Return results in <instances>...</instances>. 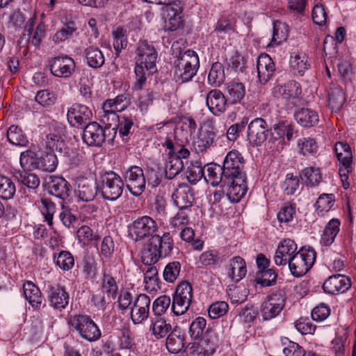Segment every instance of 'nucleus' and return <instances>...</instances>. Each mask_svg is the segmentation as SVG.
<instances>
[{"label":"nucleus","mask_w":356,"mask_h":356,"mask_svg":"<svg viewBox=\"0 0 356 356\" xmlns=\"http://www.w3.org/2000/svg\"><path fill=\"white\" fill-rule=\"evenodd\" d=\"M127 107V103L118 106L116 102L113 99H107L102 105V112L100 115L101 120L104 123L111 125L110 121H115L118 118L117 111H120Z\"/></svg>","instance_id":"obj_28"},{"label":"nucleus","mask_w":356,"mask_h":356,"mask_svg":"<svg viewBox=\"0 0 356 356\" xmlns=\"http://www.w3.org/2000/svg\"><path fill=\"white\" fill-rule=\"evenodd\" d=\"M102 288L105 289L108 299L114 300L116 297L118 286L115 280L111 275L104 273L102 279Z\"/></svg>","instance_id":"obj_53"},{"label":"nucleus","mask_w":356,"mask_h":356,"mask_svg":"<svg viewBox=\"0 0 356 356\" xmlns=\"http://www.w3.org/2000/svg\"><path fill=\"white\" fill-rule=\"evenodd\" d=\"M158 229L157 223L151 217L143 216L138 218L129 226V234L135 241L154 236Z\"/></svg>","instance_id":"obj_6"},{"label":"nucleus","mask_w":356,"mask_h":356,"mask_svg":"<svg viewBox=\"0 0 356 356\" xmlns=\"http://www.w3.org/2000/svg\"><path fill=\"white\" fill-rule=\"evenodd\" d=\"M124 181L119 175L110 171L102 175L97 181L99 193L106 200L115 201L123 192Z\"/></svg>","instance_id":"obj_4"},{"label":"nucleus","mask_w":356,"mask_h":356,"mask_svg":"<svg viewBox=\"0 0 356 356\" xmlns=\"http://www.w3.org/2000/svg\"><path fill=\"white\" fill-rule=\"evenodd\" d=\"M299 153L303 156L312 155L317 152L316 140L312 138H303L298 140Z\"/></svg>","instance_id":"obj_52"},{"label":"nucleus","mask_w":356,"mask_h":356,"mask_svg":"<svg viewBox=\"0 0 356 356\" xmlns=\"http://www.w3.org/2000/svg\"><path fill=\"white\" fill-rule=\"evenodd\" d=\"M16 191L15 185L8 177L0 175V197L4 200L13 198Z\"/></svg>","instance_id":"obj_49"},{"label":"nucleus","mask_w":356,"mask_h":356,"mask_svg":"<svg viewBox=\"0 0 356 356\" xmlns=\"http://www.w3.org/2000/svg\"><path fill=\"white\" fill-rule=\"evenodd\" d=\"M298 123L303 127L309 128L318 124L319 116L318 113L310 108H300L295 113Z\"/></svg>","instance_id":"obj_31"},{"label":"nucleus","mask_w":356,"mask_h":356,"mask_svg":"<svg viewBox=\"0 0 356 356\" xmlns=\"http://www.w3.org/2000/svg\"><path fill=\"white\" fill-rule=\"evenodd\" d=\"M25 298L34 308L40 307L42 302V293L40 289L31 281H27L23 286Z\"/></svg>","instance_id":"obj_32"},{"label":"nucleus","mask_w":356,"mask_h":356,"mask_svg":"<svg viewBox=\"0 0 356 356\" xmlns=\"http://www.w3.org/2000/svg\"><path fill=\"white\" fill-rule=\"evenodd\" d=\"M228 309L229 306L226 302H216L210 305L208 309V314L211 318L215 319L225 314Z\"/></svg>","instance_id":"obj_64"},{"label":"nucleus","mask_w":356,"mask_h":356,"mask_svg":"<svg viewBox=\"0 0 356 356\" xmlns=\"http://www.w3.org/2000/svg\"><path fill=\"white\" fill-rule=\"evenodd\" d=\"M48 67L54 76L67 79L74 72L76 63L73 58L65 55L49 59Z\"/></svg>","instance_id":"obj_10"},{"label":"nucleus","mask_w":356,"mask_h":356,"mask_svg":"<svg viewBox=\"0 0 356 356\" xmlns=\"http://www.w3.org/2000/svg\"><path fill=\"white\" fill-rule=\"evenodd\" d=\"M268 129L266 121L257 118L252 120L248 127V140L253 146L261 145L268 138Z\"/></svg>","instance_id":"obj_14"},{"label":"nucleus","mask_w":356,"mask_h":356,"mask_svg":"<svg viewBox=\"0 0 356 356\" xmlns=\"http://www.w3.org/2000/svg\"><path fill=\"white\" fill-rule=\"evenodd\" d=\"M207 179L206 180L211 182V184L213 186L221 185L225 186L226 182H230L229 179H225V174L222 172V166L219 165H214L208 166L207 168Z\"/></svg>","instance_id":"obj_37"},{"label":"nucleus","mask_w":356,"mask_h":356,"mask_svg":"<svg viewBox=\"0 0 356 356\" xmlns=\"http://www.w3.org/2000/svg\"><path fill=\"white\" fill-rule=\"evenodd\" d=\"M57 165V157L52 152H47L42 155L37 162L38 169L50 172L56 170Z\"/></svg>","instance_id":"obj_43"},{"label":"nucleus","mask_w":356,"mask_h":356,"mask_svg":"<svg viewBox=\"0 0 356 356\" xmlns=\"http://www.w3.org/2000/svg\"><path fill=\"white\" fill-rule=\"evenodd\" d=\"M113 47L117 56L122 49H125L127 45V31L121 26L117 27L113 31Z\"/></svg>","instance_id":"obj_46"},{"label":"nucleus","mask_w":356,"mask_h":356,"mask_svg":"<svg viewBox=\"0 0 356 356\" xmlns=\"http://www.w3.org/2000/svg\"><path fill=\"white\" fill-rule=\"evenodd\" d=\"M247 268L245 260L241 257H234L230 261L229 276L234 282H239L246 275Z\"/></svg>","instance_id":"obj_34"},{"label":"nucleus","mask_w":356,"mask_h":356,"mask_svg":"<svg viewBox=\"0 0 356 356\" xmlns=\"http://www.w3.org/2000/svg\"><path fill=\"white\" fill-rule=\"evenodd\" d=\"M56 264L63 270H70L74 265V259L68 251H61L56 259Z\"/></svg>","instance_id":"obj_62"},{"label":"nucleus","mask_w":356,"mask_h":356,"mask_svg":"<svg viewBox=\"0 0 356 356\" xmlns=\"http://www.w3.org/2000/svg\"><path fill=\"white\" fill-rule=\"evenodd\" d=\"M257 72L259 82L267 83L274 74L275 63L270 56L266 54H261L257 59Z\"/></svg>","instance_id":"obj_23"},{"label":"nucleus","mask_w":356,"mask_h":356,"mask_svg":"<svg viewBox=\"0 0 356 356\" xmlns=\"http://www.w3.org/2000/svg\"><path fill=\"white\" fill-rule=\"evenodd\" d=\"M300 180L297 176L287 174L285 180L282 184L284 193L286 195H293L299 188Z\"/></svg>","instance_id":"obj_63"},{"label":"nucleus","mask_w":356,"mask_h":356,"mask_svg":"<svg viewBox=\"0 0 356 356\" xmlns=\"http://www.w3.org/2000/svg\"><path fill=\"white\" fill-rule=\"evenodd\" d=\"M183 168L184 163L182 160L169 156V161L164 168L165 177L168 179H173L182 170Z\"/></svg>","instance_id":"obj_51"},{"label":"nucleus","mask_w":356,"mask_h":356,"mask_svg":"<svg viewBox=\"0 0 356 356\" xmlns=\"http://www.w3.org/2000/svg\"><path fill=\"white\" fill-rule=\"evenodd\" d=\"M184 334L178 327H175L166 339L165 346L171 353H179L184 346Z\"/></svg>","instance_id":"obj_30"},{"label":"nucleus","mask_w":356,"mask_h":356,"mask_svg":"<svg viewBox=\"0 0 356 356\" xmlns=\"http://www.w3.org/2000/svg\"><path fill=\"white\" fill-rule=\"evenodd\" d=\"M47 299L49 305L54 309L62 311L70 302V295L64 286L59 284L49 285L47 288Z\"/></svg>","instance_id":"obj_17"},{"label":"nucleus","mask_w":356,"mask_h":356,"mask_svg":"<svg viewBox=\"0 0 356 356\" xmlns=\"http://www.w3.org/2000/svg\"><path fill=\"white\" fill-rule=\"evenodd\" d=\"M83 55L89 67L98 69L105 63L102 51L97 47L90 46L84 49Z\"/></svg>","instance_id":"obj_33"},{"label":"nucleus","mask_w":356,"mask_h":356,"mask_svg":"<svg viewBox=\"0 0 356 356\" xmlns=\"http://www.w3.org/2000/svg\"><path fill=\"white\" fill-rule=\"evenodd\" d=\"M351 286L350 280L346 275L337 274L328 277L323 284L324 291L330 294L346 292Z\"/></svg>","instance_id":"obj_21"},{"label":"nucleus","mask_w":356,"mask_h":356,"mask_svg":"<svg viewBox=\"0 0 356 356\" xmlns=\"http://www.w3.org/2000/svg\"><path fill=\"white\" fill-rule=\"evenodd\" d=\"M126 186L134 196H139L145 189V178L143 169L137 165L131 166L124 175Z\"/></svg>","instance_id":"obj_11"},{"label":"nucleus","mask_w":356,"mask_h":356,"mask_svg":"<svg viewBox=\"0 0 356 356\" xmlns=\"http://www.w3.org/2000/svg\"><path fill=\"white\" fill-rule=\"evenodd\" d=\"M151 299L145 294L137 296L130 309V318L134 324H140L149 317Z\"/></svg>","instance_id":"obj_12"},{"label":"nucleus","mask_w":356,"mask_h":356,"mask_svg":"<svg viewBox=\"0 0 356 356\" xmlns=\"http://www.w3.org/2000/svg\"><path fill=\"white\" fill-rule=\"evenodd\" d=\"M172 198L177 207L188 211H190L195 200L192 188L186 184L178 186L173 192Z\"/></svg>","instance_id":"obj_20"},{"label":"nucleus","mask_w":356,"mask_h":356,"mask_svg":"<svg viewBox=\"0 0 356 356\" xmlns=\"http://www.w3.org/2000/svg\"><path fill=\"white\" fill-rule=\"evenodd\" d=\"M173 61L174 77L177 82L183 83L191 81L196 74L200 66L197 53L193 50L182 52L179 42H174L171 47Z\"/></svg>","instance_id":"obj_2"},{"label":"nucleus","mask_w":356,"mask_h":356,"mask_svg":"<svg viewBox=\"0 0 356 356\" xmlns=\"http://www.w3.org/2000/svg\"><path fill=\"white\" fill-rule=\"evenodd\" d=\"M16 178L21 184L25 185L29 189L35 190L40 184V178L35 173L20 172L16 175Z\"/></svg>","instance_id":"obj_50"},{"label":"nucleus","mask_w":356,"mask_h":356,"mask_svg":"<svg viewBox=\"0 0 356 356\" xmlns=\"http://www.w3.org/2000/svg\"><path fill=\"white\" fill-rule=\"evenodd\" d=\"M163 145L169 150L168 156L173 159L182 160L190 155L189 150L177 141L176 136H175V141L167 137Z\"/></svg>","instance_id":"obj_35"},{"label":"nucleus","mask_w":356,"mask_h":356,"mask_svg":"<svg viewBox=\"0 0 356 356\" xmlns=\"http://www.w3.org/2000/svg\"><path fill=\"white\" fill-rule=\"evenodd\" d=\"M191 303V302L189 300L173 295L171 309L175 315L180 316L188 311Z\"/></svg>","instance_id":"obj_59"},{"label":"nucleus","mask_w":356,"mask_h":356,"mask_svg":"<svg viewBox=\"0 0 356 356\" xmlns=\"http://www.w3.org/2000/svg\"><path fill=\"white\" fill-rule=\"evenodd\" d=\"M273 94L275 97L285 99H294L301 94L300 84L295 81H289L284 86H276L273 88Z\"/></svg>","instance_id":"obj_25"},{"label":"nucleus","mask_w":356,"mask_h":356,"mask_svg":"<svg viewBox=\"0 0 356 356\" xmlns=\"http://www.w3.org/2000/svg\"><path fill=\"white\" fill-rule=\"evenodd\" d=\"M148 268L145 271L144 281L145 288L150 291L161 289V281L159 278L158 270L153 265H147Z\"/></svg>","instance_id":"obj_40"},{"label":"nucleus","mask_w":356,"mask_h":356,"mask_svg":"<svg viewBox=\"0 0 356 356\" xmlns=\"http://www.w3.org/2000/svg\"><path fill=\"white\" fill-rule=\"evenodd\" d=\"M286 298L281 292L268 296L260 309L263 320L269 321L277 316L283 310Z\"/></svg>","instance_id":"obj_9"},{"label":"nucleus","mask_w":356,"mask_h":356,"mask_svg":"<svg viewBox=\"0 0 356 356\" xmlns=\"http://www.w3.org/2000/svg\"><path fill=\"white\" fill-rule=\"evenodd\" d=\"M316 257V252L312 248H301L288 264L291 274L296 277L305 275L313 266Z\"/></svg>","instance_id":"obj_5"},{"label":"nucleus","mask_w":356,"mask_h":356,"mask_svg":"<svg viewBox=\"0 0 356 356\" xmlns=\"http://www.w3.org/2000/svg\"><path fill=\"white\" fill-rule=\"evenodd\" d=\"M182 6L181 2L172 1L163 8V17L165 19V26L170 31H174L181 25Z\"/></svg>","instance_id":"obj_16"},{"label":"nucleus","mask_w":356,"mask_h":356,"mask_svg":"<svg viewBox=\"0 0 356 356\" xmlns=\"http://www.w3.org/2000/svg\"><path fill=\"white\" fill-rule=\"evenodd\" d=\"M216 134L212 128H201L194 141V146L199 152H203L210 148L214 143Z\"/></svg>","instance_id":"obj_26"},{"label":"nucleus","mask_w":356,"mask_h":356,"mask_svg":"<svg viewBox=\"0 0 356 356\" xmlns=\"http://www.w3.org/2000/svg\"><path fill=\"white\" fill-rule=\"evenodd\" d=\"M277 273L275 270L269 268L257 273L256 282L262 286H270L276 284Z\"/></svg>","instance_id":"obj_47"},{"label":"nucleus","mask_w":356,"mask_h":356,"mask_svg":"<svg viewBox=\"0 0 356 356\" xmlns=\"http://www.w3.org/2000/svg\"><path fill=\"white\" fill-rule=\"evenodd\" d=\"M63 128L58 125L54 132H51L46 136V145L48 149L52 151L63 152L66 147L63 138Z\"/></svg>","instance_id":"obj_29"},{"label":"nucleus","mask_w":356,"mask_h":356,"mask_svg":"<svg viewBox=\"0 0 356 356\" xmlns=\"http://www.w3.org/2000/svg\"><path fill=\"white\" fill-rule=\"evenodd\" d=\"M290 65L293 74L303 76L305 71L309 69L310 64L307 57L296 55L291 58Z\"/></svg>","instance_id":"obj_45"},{"label":"nucleus","mask_w":356,"mask_h":356,"mask_svg":"<svg viewBox=\"0 0 356 356\" xmlns=\"http://www.w3.org/2000/svg\"><path fill=\"white\" fill-rule=\"evenodd\" d=\"M244 159L237 150H232L226 155L222 165V172L225 174V179L229 181L234 178H238V181H242V177H246L243 170Z\"/></svg>","instance_id":"obj_7"},{"label":"nucleus","mask_w":356,"mask_h":356,"mask_svg":"<svg viewBox=\"0 0 356 356\" xmlns=\"http://www.w3.org/2000/svg\"><path fill=\"white\" fill-rule=\"evenodd\" d=\"M207 321L203 317L196 318L189 327V334L192 339H198L202 337Z\"/></svg>","instance_id":"obj_57"},{"label":"nucleus","mask_w":356,"mask_h":356,"mask_svg":"<svg viewBox=\"0 0 356 356\" xmlns=\"http://www.w3.org/2000/svg\"><path fill=\"white\" fill-rule=\"evenodd\" d=\"M170 305H172V302L168 296H159L153 302L152 311L155 316H161L165 313Z\"/></svg>","instance_id":"obj_56"},{"label":"nucleus","mask_w":356,"mask_h":356,"mask_svg":"<svg viewBox=\"0 0 356 356\" xmlns=\"http://www.w3.org/2000/svg\"><path fill=\"white\" fill-rule=\"evenodd\" d=\"M67 118L72 127L83 128L91 122L92 113L87 106L76 103L68 109Z\"/></svg>","instance_id":"obj_13"},{"label":"nucleus","mask_w":356,"mask_h":356,"mask_svg":"<svg viewBox=\"0 0 356 356\" xmlns=\"http://www.w3.org/2000/svg\"><path fill=\"white\" fill-rule=\"evenodd\" d=\"M46 184L49 194L61 200H65L69 197L71 185L64 178L49 176L46 179Z\"/></svg>","instance_id":"obj_19"},{"label":"nucleus","mask_w":356,"mask_h":356,"mask_svg":"<svg viewBox=\"0 0 356 356\" xmlns=\"http://www.w3.org/2000/svg\"><path fill=\"white\" fill-rule=\"evenodd\" d=\"M76 193L78 197L83 202L93 200L97 193H99L97 181L94 184L87 179L80 180L78 184Z\"/></svg>","instance_id":"obj_27"},{"label":"nucleus","mask_w":356,"mask_h":356,"mask_svg":"<svg viewBox=\"0 0 356 356\" xmlns=\"http://www.w3.org/2000/svg\"><path fill=\"white\" fill-rule=\"evenodd\" d=\"M241 179L242 181H238V178H234L225 184L228 186L227 197L231 202H238L247 193L246 177Z\"/></svg>","instance_id":"obj_24"},{"label":"nucleus","mask_w":356,"mask_h":356,"mask_svg":"<svg viewBox=\"0 0 356 356\" xmlns=\"http://www.w3.org/2000/svg\"><path fill=\"white\" fill-rule=\"evenodd\" d=\"M339 226L340 221L338 219L333 218L330 220L326 225L321 236V243L325 246L332 244L339 232Z\"/></svg>","instance_id":"obj_36"},{"label":"nucleus","mask_w":356,"mask_h":356,"mask_svg":"<svg viewBox=\"0 0 356 356\" xmlns=\"http://www.w3.org/2000/svg\"><path fill=\"white\" fill-rule=\"evenodd\" d=\"M225 79V68L222 63H214L210 69L208 75V81L212 86H219Z\"/></svg>","instance_id":"obj_41"},{"label":"nucleus","mask_w":356,"mask_h":356,"mask_svg":"<svg viewBox=\"0 0 356 356\" xmlns=\"http://www.w3.org/2000/svg\"><path fill=\"white\" fill-rule=\"evenodd\" d=\"M180 269L181 264L179 261L170 262L163 270V279L169 283L174 282L178 278Z\"/></svg>","instance_id":"obj_55"},{"label":"nucleus","mask_w":356,"mask_h":356,"mask_svg":"<svg viewBox=\"0 0 356 356\" xmlns=\"http://www.w3.org/2000/svg\"><path fill=\"white\" fill-rule=\"evenodd\" d=\"M345 102L344 94L341 88L334 87L328 92V102L332 110H339Z\"/></svg>","instance_id":"obj_44"},{"label":"nucleus","mask_w":356,"mask_h":356,"mask_svg":"<svg viewBox=\"0 0 356 356\" xmlns=\"http://www.w3.org/2000/svg\"><path fill=\"white\" fill-rule=\"evenodd\" d=\"M227 104V99L220 90L213 89L207 95L206 105L216 116H219L226 111Z\"/></svg>","instance_id":"obj_22"},{"label":"nucleus","mask_w":356,"mask_h":356,"mask_svg":"<svg viewBox=\"0 0 356 356\" xmlns=\"http://www.w3.org/2000/svg\"><path fill=\"white\" fill-rule=\"evenodd\" d=\"M152 334L156 339L165 337L172 330V325L163 318L156 320L151 327Z\"/></svg>","instance_id":"obj_54"},{"label":"nucleus","mask_w":356,"mask_h":356,"mask_svg":"<svg viewBox=\"0 0 356 356\" xmlns=\"http://www.w3.org/2000/svg\"><path fill=\"white\" fill-rule=\"evenodd\" d=\"M35 100L44 107H49L55 104L56 96L51 91L41 90L37 92Z\"/></svg>","instance_id":"obj_58"},{"label":"nucleus","mask_w":356,"mask_h":356,"mask_svg":"<svg viewBox=\"0 0 356 356\" xmlns=\"http://www.w3.org/2000/svg\"><path fill=\"white\" fill-rule=\"evenodd\" d=\"M297 244L293 240L285 238L278 245L276 250L274 261L277 266H285L293 258L297 251Z\"/></svg>","instance_id":"obj_18"},{"label":"nucleus","mask_w":356,"mask_h":356,"mask_svg":"<svg viewBox=\"0 0 356 356\" xmlns=\"http://www.w3.org/2000/svg\"><path fill=\"white\" fill-rule=\"evenodd\" d=\"M302 179L305 180L307 186L316 187L322 181L323 177L318 168L307 167L300 175Z\"/></svg>","instance_id":"obj_38"},{"label":"nucleus","mask_w":356,"mask_h":356,"mask_svg":"<svg viewBox=\"0 0 356 356\" xmlns=\"http://www.w3.org/2000/svg\"><path fill=\"white\" fill-rule=\"evenodd\" d=\"M173 248V240L169 232H165L161 236L154 234L144 248L142 261L145 265H154L160 258L169 256Z\"/></svg>","instance_id":"obj_3"},{"label":"nucleus","mask_w":356,"mask_h":356,"mask_svg":"<svg viewBox=\"0 0 356 356\" xmlns=\"http://www.w3.org/2000/svg\"><path fill=\"white\" fill-rule=\"evenodd\" d=\"M8 141L19 146H26L29 141L22 130L17 125H11L7 131Z\"/></svg>","instance_id":"obj_42"},{"label":"nucleus","mask_w":356,"mask_h":356,"mask_svg":"<svg viewBox=\"0 0 356 356\" xmlns=\"http://www.w3.org/2000/svg\"><path fill=\"white\" fill-rule=\"evenodd\" d=\"M158 53L154 46L146 40L140 41L136 49L134 67V90H140L146 83L147 77L157 71Z\"/></svg>","instance_id":"obj_1"},{"label":"nucleus","mask_w":356,"mask_h":356,"mask_svg":"<svg viewBox=\"0 0 356 356\" xmlns=\"http://www.w3.org/2000/svg\"><path fill=\"white\" fill-rule=\"evenodd\" d=\"M227 91L228 93V100L233 104L240 103L244 98L245 95V86L242 83L230 82L227 86Z\"/></svg>","instance_id":"obj_39"},{"label":"nucleus","mask_w":356,"mask_h":356,"mask_svg":"<svg viewBox=\"0 0 356 356\" xmlns=\"http://www.w3.org/2000/svg\"><path fill=\"white\" fill-rule=\"evenodd\" d=\"M188 210L179 209L177 214L170 219V226L171 228L176 229H182L188 222Z\"/></svg>","instance_id":"obj_61"},{"label":"nucleus","mask_w":356,"mask_h":356,"mask_svg":"<svg viewBox=\"0 0 356 356\" xmlns=\"http://www.w3.org/2000/svg\"><path fill=\"white\" fill-rule=\"evenodd\" d=\"M72 325L80 336L88 341H96L101 336V332L98 327L88 316L78 315L74 316Z\"/></svg>","instance_id":"obj_8"},{"label":"nucleus","mask_w":356,"mask_h":356,"mask_svg":"<svg viewBox=\"0 0 356 356\" xmlns=\"http://www.w3.org/2000/svg\"><path fill=\"white\" fill-rule=\"evenodd\" d=\"M35 154L33 151L27 150L21 153L19 163L22 168L25 170L38 168V159L35 158Z\"/></svg>","instance_id":"obj_60"},{"label":"nucleus","mask_w":356,"mask_h":356,"mask_svg":"<svg viewBox=\"0 0 356 356\" xmlns=\"http://www.w3.org/2000/svg\"><path fill=\"white\" fill-rule=\"evenodd\" d=\"M77 30L75 23L72 21L65 24L63 28L58 31L53 36V40L56 43L63 42L71 37Z\"/></svg>","instance_id":"obj_48"},{"label":"nucleus","mask_w":356,"mask_h":356,"mask_svg":"<svg viewBox=\"0 0 356 356\" xmlns=\"http://www.w3.org/2000/svg\"><path fill=\"white\" fill-rule=\"evenodd\" d=\"M82 138L88 146L100 147L106 139V129L97 122H92L84 127Z\"/></svg>","instance_id":"obj_15"}]
</instances>
